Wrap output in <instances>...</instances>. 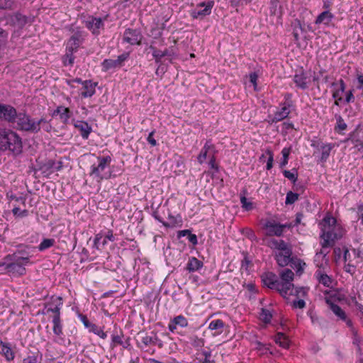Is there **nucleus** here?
I'll list each match as a JSON object with an SVG mask.
<instances>
[{
	"label": "nucleus",
	"instance_id": "f257e3e1",
	"mask_svg": "<svg viewBox=\"0 0 363 363\" xmlns=\"http://www.w3.org/2000/svg\"><path fill=\"white\" fill-rule=\"evenodd\" d=\"M279 276L280 280L274 273L267 272L262 276V280L268 288L277 291L282 297H286L291 289V281L294 280V274L291 269H285Z\"/></svg>",
	"mask_w": 363,
	"mask_h": 363
},
{
	"label": "nucleus",
	"instance_id": "f03ea898",
	"mask_svg": "<svg viewBox=\"0 0 363 363\" xmlns=\"http://www.w3.org/2000/svg\"><path fill=\"white\" fill-rule=\"evenodd\" d=\"M321 225L320 238L323 240L321 246L323 249L332 247L335 241L342 237L345 230L336 219L327 215L320 223Z\"/></svg>",
	"mask_w": 363,
	"mask_h": 363
},
{
	"label": "nucleus",
	"instance_id": "7ed1b4c3",
	"mask_svg": "<svg viewBox=\"0 0 363 363\" xmlns=\"http://www.w3.org/2000/svg\"><path fill=\"white\" fill-rule=\"evenodd\" d=\"M22 141L19 135L14 131L6 129H0V150H9L14 154H20L22 151Z\"/></svg>",
	"mask_w": 363,
	"mask_h": 363
},
{
	"label": "nucleus",
	"instance_id": "20e7f679",
	"mask_svg": "<svg viewBox=\"0 0 363 363\" xmlns=\"http://www.w3.org/2000/svg\"><path fill=\"white\" fill-rule=\"evenodd\" d=\"M327 252H320L315 256V263L318 268L315 272V277L319 284L326 287H331L333 279L326 274L328 268V259L326 257Z\"/></svg>",
	"mask_w": 363,
	"mask_h": 363
},
{
	"label": "nucleus",
	"instance_id": "39448f33",
	"mask_svg": "<svg viewBox=\"0 0 363 363\" xmlns=\"http://www.w3.org/2000/svg\"><path fill=\"white\" fill-rule=\"evenodd\" d=\"M15 122H16L18 129L33 133L38 132L40 130V125L42 123H47L45 118H40L39 121H35L25 113H18Z\"/></svg>",
	"mask_w": 363,
	"mask_h": 363
},
{
	"label": "nucleus",
	"instance_id": "423d86ee",
	"mask_svg": "<svg viewBox=\"0 0 363 363\" xmlns=\"http://www.w3.org/2000/svg\"><path fill=\"white\" fill-rule=\"evenodd\" d=\"M97 162V164L94 163L91 166L89 174L98 182H100L108 178L106 169L110 164L111 157L110 156L98 157Z\"/></svg>",
	"mask_w": 363,
	"mask_h": 363
},
{
	"label": "nucleus",
	"instance_id": "0eeeda50",
	"mask_svg": "<svg viewBox=\"0 0 363 363\" xmlns=\"http://www.w3.org/2000/svg\"><path fill=\"white\" fill-rule=\"evenodd\" d=\"M291 94H285V101L279 104V108L274 112V115L268 116L267 121L270 124L277 123L286 118L291 113L292 102L290 100Z\"/></svg>",
	"mask_w": 363,
	"mask_h": 363
},
{
	"label": "nucleus",
	"instance_id": "6e6552de",
	"mask_svg": "<svg viewBox=\"0 0 363 363\" xmlns=\"http://www.w3.org/2000/svg\"><path fill=\"white\" fill-rule=\"evenodd\" d=\"M34 21V17L32 16H26L20 12H16L9 16L7 23L15 30H21L26 25H30Z\"/></svg>",
	"mask_w": 363,
	"mask_h": 363
},
{
	"label": "nucleus",
	"instance_id": "1a4fd4ad",
	"mask_svg": "<svg viewBox=\"0 0 363 363\" xmlns=\"http://www.w3.org/2000/svg\"><path fill=\"white\" fill-rule=\"evenodd\" d=\"M213 6V1L201 2L194 9L190 11V16L194 19H203L211 13Z\"/></svg>",
	"mask_w": 363,
	"mask_h": 363
},
{
	"label": "nucleus",
	"instance_id": "9d476101",
	"mask_svg": "<svg viewBox=\"0 0 363 363\" xmlns=\"http://www.w3.org/2000/svg\"><path fill=\"white\" fill-rule=\"evenodd\" d=\"M129 57L128 52H124L118 56L117 59H105L101 62V70L106 72L110 70H115L123 66L125 60Z\"/></svg>",
	"mask_w": 363,
	"mask_h": 363
},
{
	"label": "nucleus",
	"instance_id": "9b49d317",
	"mask_svg": "<svg viewBox=\"0 0 363 363\" xmlns=\"http://www.w3.org/2000/svg\"><path fill=\"white\" fill-rule=\"evenodd\" d=\"M289 227V225L280 224L272 220H267L263 224V229L267 236L280 237L283 235L284 229Z\"/></svg>",
	"mask_w": 363,
	"mask_h": 363
},
{
	"label": "nucleus",
	"instance_id": "f8f14e48",
	"mask_svg": "<svg viewBox=\"0 0 363 363\" xmlns=\"http://www.w3.org/2000/svg\"><path fill=\"white\" fill-rule=\"evenodd\" d=\"M30 263V258L28 257H19L14 262L9 264L6 266V269L13 274L23 275L26 274L25 266Z\"/></svg>",
	"mask_w": 363,
	"mask_h": 363
},
{
	"label": "nucleus",
	"instance_id": "ddd939ff",
	"mask_svg": "<svg viewBox=\"0 0 363 363\" xmlns=\"http://www.w3.org/2000/svg\"><path fill=\"white\" fill-rule=\"evenodd\" d=\"M311 77L312 73L311 72H301L294 74L293 80L296 87L305 90L308 88L311 83Z\"/></svg>",
	"mask_w": 363,
	"mask_h": 363
},
{
	"label": "nucleus",
	"instance_id": "4468645a",
	"mask_svg": "<svg viewBox=\"0 0 363 363\" xmlns=\"http://www.w3.org/2000/svg\"><path fill=\"white\" fill-rule=\"evenodd\" d=\"M216 150L215 145L212 143L211 140H207L197 157L198 162L200 164H203L207 158L213 155H216Z\"/></svg>",
	"mask_w": 363,
	"mask_h": 363
},
{
	"label": "nucleus",
	"instance_id": "2eb2a0df",
	"mask_svg": "<svg viewBox=\"0 0 363 363\" xmlns=\"http://www.w3.org/2000/svg\"><path fill=\"white\" fill-rule=\"evenodd\" d=\"M118 345L122 346L124 349H128L130 346V337H125L122 330L111 335V347L114 348Z\"/></svg>",
	"mask_w": 363,
	"mask_h": 363
},
{
	"label": "nucleus",
	"instance_id": "dca6fc26",
	"mask_svg": "<svg viewBox=\"0 0 363 363\" xmlns=\"http://www.w3.org/2000/svg\"><path fill=\"white\" fill-rule=\"evenodd\" d=\"M86 27L92 33L98 35L101 30L104 29V21L101 18L89 17L85 21Z\"/></svg>",
	"mask_w": 363,
	"mask_h": 363
},
{
	"label": "nucleus",
	"instance_id": "f3484780",
	"mask_svg": "<svg viewBox=\"0 0 363 363\" xmlns=\"http://www.w3.org/2000/svg\"><path fill=\"white\" fill-rule=\"evenodd\" d=\"M142 35L137 30L128 28L123 33V41L130 45H140Z\"/></svg>",
	"mask_w": 363,
	"mask_h": 363
},
{
	"label": "nucleus",
	"instance_id": "a211bd4d",
	"mask_svg": "<svg viewBox=\"0 0 363 363\" xmlns=\"http://www.w3.org/2000/svg\"><path fill=\"white\" fill-rule=\"evenodd\" d=\"M73 125L80 132V135L83 139L86 140L89 138V136L92 131V128L87 122L79 120H73Z\"/></svg>",
	"mask_w": 363,
	"mask_h": 363
},
{
	"label": "nucleus",
	"instance_id": "6ab92c4d",
	"mask_svg": "<svg viewBox=\"0 0 363 363\" xmlns=\"http://www.w3.org/2000/svg\"><path fill=\"white\" fill-rule=\"evenodd\" d=\"M333 86L335 88V90L333 93V97L335 99V105L338 106L340 102H342L343 100V94L345 91V84L342 79H340L339 83H333Z\"/></svg>",
	"mask_w": 363,
	"mask_h": 363
},
{
	"label": "nucleus",
	"instance_id": "aec40b11",
	"mask_svg": "<svg viewBox=\"0 0 363 363\" xmlns=\"http://www.w3.org/2000/svg\"><path fill=\"white\" fill-rule=\"evenodd\" d=\"M177 326L181 328L187 327L188 320L182 315H177L169 321L168 329L171 333H174Z\"/></svg>",
	"mask_w": 363,
	"mask_h": 363
},
{
	"label": "nucleus",
	"instance_id": "412c9836",
	"mask_svg": "<svg viewBox=\"0 0 363 363\" xmlns=\"http://www.w3.org/2000/svg\"><path fill=\"white\" fill-rule=\"evenodd\" d=\"M52 116H59L61 122L64 124H67L72 116V113L69 108L60 106L54 111Z\"/></svg>",
	"mask_w": 363,
	"mask_h": 363
},
{
	"label": "nucleus",
	"instance_id": "4be33fe9",
	"mask_svg": "<svg viewBox=\"0 0 363 363\" xmlns=\"http://www.w3.org/2000/svg\"><path fill=\"white\" fill-rule=\"evenodd\" d=\"M17 112L16 108L10 105H4L2 110V117L4 120L9 123H13L16 121L17 117Z\"/></svg>",
	"mask_w": 363,
	"mask_h": 363
},
{
	"label": "nucleus",
	"instance_id": "5701e85b",
	"mask_svg": "<svg viewBox=\"0 0 363 363\" xmlns=\"http://www.w3.org/2000/svg\"><path fill=\"white\" fill-rule=\"evenodd\" d=\"M291 255V250L289 247L286 250L277 252L276 253V260L278 264L281 267L286 266L289 261Z\"/></svg>",
	"mask_w": 363,
	"mask_h": 363
},
{
	"label": "nucleus",
	"instance_id": "b1692460",
	"mask_svg": "<svg viewBox=\"0 0 363 363\" xmlns=\"http://www.w3.org/2000/svg\"><path fill=\"white\" fill-rule=\"evenodd\" d=\"M325 302L333 313L340 320H345V312L337 304H335L330 298H325Z\"/></svg>",
	"mask_w": 363,
	"mask_h": 363
},
{
	"label": "nucleus",
	"instance_id": "393cba45",
	"mask_svg": "<svg viewBox=\"0 0 363 363\" xmlns=\"http://www.w3.org/2000/svg\"><path fill=\"white\" fill-rule=\"evenodd\" d=\"M291 289H290L289 293L287 296L284 297L285 299H289L291 296H296L298 298H304L308 291V289L306 287H294V284L291 281Z\"/></svg>",
	"mask_w": 363,
	"mask_h": 363
},
{
	"label": "nucleus",
	"instance_id": "a878e982",
	"mask_svg": "<svg viewBox=\"0 0 363 363\" xmlns=\"http://www.w3.org/2000/svg\"><path fill=\"white\" fill-rule=\"evenodd\" d=\"M96 83H93L90 80H85L83 82L81 95L83 98H88L92 96L96 92Z\"/></svg>",
	"mask_w": 363,
	"mask_h": 363
},
{
	"label": "nucleus",
	"instance_id": "bb28decb",
	"mask_svg": "<svg viewBox=\"0 0 363 363\" xmlns=\"http://www.w3.org/2000/svg\"><path fill=\"white\" fill-rule=\"evenodd\" d=\"M267 245L273 250H277L278 252L286 250L289 248L288 245L283 240H277L270 238L267 240Z\"/></svg>",
	"mask_w": 363,
	"mask_h": 363
},
{
	"label": "nucleus",
	"instance_id": "cd10ccee",
	"mask_svg": "<svg viewBox=\"0 0 363 363\" xmlns=\"http://www.w3.org/2000/svg\"><path fill=\"white\" fill-rule=\"evenodd\" d=\"M82 43V40L79 34H74L70 37L67 43L66 49L76 52Z\"/></svg>",
	"mask_w": 363,
	"mask_h": 363
},
{
	"label": "nucleus",
	"instance_id": "c85d7f7f",
	"mask_svg": "<svg viewBox=\"0 0 363 363\" xmlns=\"http://www.w3.org/2000/svg\"><path fill=\"white\" fill-rule=\"evenodd\" d=\"M334 16L329 11H325L320 13L315 21V24H324L328 26Z\"/></svg>",
	"mask_w": 363,
	"mask_h": 363
},
{
	"label": "nucleus",
	"instance_id": "c756f323",
	"mask_svg": "<svg viewBox=\"0 0 363 363\" xmlns=\"http://www.w3.org/2000/svg\"><path fill=\"white\" fill-rule=\"evenodd\" d=\"M53 302L55 303L54 307L48 308L47 312L54 313L53 317H60V310L62 306L63 302L61 297H52Z\"/></svg>",
	"mask_w": 363,
	"mask_h": 363
},
{
	"label": "nucleus",
	"instance_id": "7c9ffc66",
	"mask_svg": "<svg viewBox=\"0 0 363 363\" xmlns=\"http://www.w3.org/2000/svg\"><path fill=\"white\" fill-rule=\"evenodd\" d=\"M52 331L57 336L61 337L63 335V324L60 317H52Z\"/></svg>",
	"mask_w": 363,
	"mask_h": 363
},
{
	"label": "nucleus",
	"instance_id": "2f4dec72",
	"mask_svg": "<svg viewBox=\"0 0 363 363\" xmlns=\"http://www.w3.org/2000/svg\"><path fill=\"white\" fill-rule=\"evenodd\" d=\"M203 265V264L201 261L194 257H191L188 261L186 269L189 272H194L202 268Z\"/></svg>",
	"mask_w": 363,
	"mask_h": 363
},
{
	"label": "nucleus",
	"instance_id": "473e14b6",
	"mask_svg": "<svg viewBox=\"0 0 363 363\" xmlns=\"http://www.w3.org/2000/svg\"><path fill=\"white\" fill-rule=\"evenodd\" d=\"M0 346L1 348V354L5 357L7 361H11L14 359L15 355L11 350L9 343L0 341Z\"/></svg>",
	"mask_w": 363,
	"mask_h": 363
},
{
	"label": "nucleus",
	"instance_id": "72a5a7b5",
	"mask_svg": "<svg viewBox=\"0 0 363 363\" xmlns=\"http://www.w3.org/2000/svg\"><path fill=\"white\" fill-rule=\"evenodd\" d=\"M291 27L293 29V36L295 42L300 40V33L303 30L302 24L298 19H295L291 22Z\"/></svg>",
	"mask_w": 363,
	"mask_h": 363
},
{
	"label": "nucleus",
	"instance_id": "f704fd0d",
	"mask_svg": "<svg viewBox=\"0 0 363 363\" xmlns=\"http://www.w3.org/2000/svg\"><path fill=\"white\" fill-rule=\"evenodd\" d=\"M334 147H335V144H333V143L323 144L320 146V151H321L320 161L321 162H324L328 159L330 152Z\"/></svg>",
	"mask_w": 363,
	"mask_h": 363
},
{
	"label": "nucleus",
	"instance_id": "c9c22d12",
	"mask_svg": "<svg viewBox=\"0 0 363 363\" xmlns=\"http://www.w3.org/2000/svg\"><path fill=\"white\" fill-rule=\"evenodd\" d=\"M275 342L280 347L287 349L289 347L290 341L288 337L283 333H279L275 336Z\"/></svg>",
	"mask_w": 363,
	"mask_h": 363
},
{
	"label": "nucleus",
	"instance_id": "e433bc0d",
	"mask_svg": "<svg viewBox=\"0 0 363 363\" xmlns=\"http://www.w3.org/2000/svg\"><path fill=\"white\" fill-rule=\"evenodd\" d=\"M150 50L152 51V56L155 59V61L157 64H160L161 62L162 59L164 57V52L157 49L154 45H150L149 47Z\"/></svg>",
	"mask_w": 363,
	"mask_h": 363
},
{
	"label": "nucleus",
	"instance_id": "4c0bfd02",
	"mask_svg": "<svg viewBox=\"0 0 363 363\" xmlns=\"http://www.w3.org/2000/svg\"><path fill=\"white\" fill-rule=\"evenodd\" d=\"M55 243V240L53 238H45L42 240V242L38 245V250L42 252L44 251L51 247H52Z\"/></svg>",
	"mask_w": 363,
	"mask_h": 363
},
{
	"label": "nucleus",
	"instance_id": "58836bf2",
	"mask_svg": "<svg viewBox=\"0 0 363 363\" xmlns=\"http://www.w3.org/2000/svg\"><path fill=\"white\" fill-rule=\"evenodd\" d=\"M223 327L224 323L220 319L213 320L208 325V329H210L211 330H220V331L219 332V333L222 332V329L223 328Z\"/></svg>",
	"mask_w": 363,
	"mask_h": 363
},
{
	"label": "nucleus",
	"instance_id": "ea45409f",
	"mask_svg": "<svg viewBox=\"0 0 363 363\" xmlns=\"http://www.w3.org/2000/svg\"><path fill=\"white\" fill-rule=\"evenodd\" d=\"M74 52L67 50L66 49V53L63 56L62 62L65 66L72 65L74 61Z\"/></svg>",
	"mask_w": 363,
	"mask_h": 363
},
{
	"label": "nucleus",
	"instance_id": "a19ab883",
	"mask_svg": "<svg viewBox=\"0 0 363 363\" xmlns=\"http://www.w3.org/2000/svg\"><path fill=\"white\" fill-rule=\"evenodd\" d=\"M284 176L295 184L298 179V172L296 169L291 170H284Z\"/></svg>",
	"mask_w": 363,
	"mask_h": 363
},
{
	"label": "nucleus",
	"instance_id": "79ce46f5",
	"mask_svg": "<svg viewBox=\"0 0 363 363\" xmlns=\"http://www.w3.org/2000/svg\"><path fill=\"white\" fill-rule=\"evenodd\" d=\"M291 152L290 147H284L281 150V155H282V160L281 161L279 166L281 168L284 167L287 164L289 161V157Z\"/></svg>",
	"mask_w": 363,
	"mask_h": 363
},
{
	"label": "nucleus",
	"instance_id": "37998d69",
	"mask_svg": "<svg viewBox=\"0 0 363 363\" xmlns=\"http://www.w3.org/2000/svg\"><path fill=\"white\" fill-rule=\"evenodd\" d=\"M158 340L156 335L152 337L147 335H145L141 338V342L144 346L147 347L150 345H156L157 340Z\"/></svg>",
	"mask_w": 363,
	"mask_h": 363
},
{
	"label": "nucleus",
	"instance_id": "c03bdc74",
	"mask_svg": "<svg viewBox=\"0 0 363 363\" xmlns=\"http://www.w3.org/2000/svg\"><path fill=\"white\" fill-rule=\"evenodd\" d=\"M164 56L168 57L169 61L172 62V60L177 57V52L174 47H170L163 50Z\"/></svg>",
	"mask_w": 363,
	"mask_h": 363
},
{
	"label": "nucleus",
	"instance_id": "a18cd8bd",
	"mask_svg": "<svg viewBox=\"0 0 363 363\" xmlns=\"http://www.w3.org/2000/svg\"><path fill=\"white\" fill-rule=\"evenodd\" d=\"M259 318L264 323H267L271 321L272 315L269 310L265 309V308H262L261 313L259 314Z\"/></svg>",
	"mask_w": 363,
	"mask_h": 363
},
{
	"label": "nucleus",
	"instance_id": "49530a36",
	"mask_svg": "<svg viewBox=\"0 0 363 363\" xmlns=\"http://www.w3.org/2000/svg\"><path fill=\"white\" fill-rule=\"evenodd\" d=\"M298 199V194L292 191H289L286 196V204H293Z\"/></svg>",
	"mask_w": 363,
	"mask_h": 363
},
{
	"label": "nucleus",
	"instance_id": "de8ad7c7",
	"mask_svg": "<svg viewBox=\"0 0 363 363\" xmlns=\"http://www.w3.org/2000/svg\"><path fill=\"white\" fill-rule=\"evenodd\" d=\"M12 213L13 216L21 218L26 217L28 215V211L26 209L21 210L16 205H14Z\"/></svg>",
	"mask_w": 363,
	"mask_h": 363
},
{
	"label": "nucleus",
	"instance_id": "09e8293b",
	"mask_svg": "<svg viewBox=\"0 0 363 363\" xmlns=\"http://www.w3.org/2000/svg\"><path fill=\"white\" fill-rule=\"evenodd\" d=\"M7 33L5 30H4L1 28H0V51L6 47L7 43Z\"/></svg>",
	"mask_w": 363,
	"mask_h": 363
},
{
	"label": "nucleus",
	"instance_id": "8fccbe9b",
	"mask_svg": "<svg viewBox=\"0 0 363 363\" xmlns=\"http://www.w3.org/2000/svg\"><path fill=\"white\" fill-rule=\"evenodd\" d=\"M9 199L11 201H14L16 203V206L18 204H21L23 206H26V198L23 196H18L16 195L11 194V196H9Z\"/></svg>",
	"mask_w": 363,
	"mask_h": 363
},
{
	"label": "nucleus",
	"instance_id": "3c124183",
	"mask_svg": "<svg viewBox=\"0 0 363 363\" xmlns=\"http://www.w3.org/2000/svg\"><path fill=\"white\" fill-rule=\"evenodd\" d=\"M115 240V237L113 235V231L111 230H109L104 238L103 237V240L101 242V246L104 247L105 245H107L108 241L113 242Z\"/></svg>",
	"mask_w": 363,
	"mask_h": 363
},
{
	"label": "nucleus",
	"instance_id": "603ef678",
	"mask_svg": "<svg viewBox=\"0 0 363 363\" xmlns=\"http://www.w3.org/2000/svg\"><path fill=\"white\" fill-rule=\"evenodd\" d=\"M154 218L157 220L159 222L162 223V225L167 228H170V227H174L175 223H176V219L174 218V216H169V218L170 220H174L173 221H172L170 223H167V222H164L163 221L160 217L159 216H157V214H154L153 215Z\"/></svg>",
	"mask_w": 363,
	"mask_h": 363
},
{
	"label": "nucleus",
	"instance_id": "864d4df0",
	"mask_svg": "<svg viewBox=\"0 0 363 363\" xmlns=\"http://www.w3.org/2000/svg\"><path fill=\"white\" fill-rule=\"evenodd\" d=\"M257 79H258V74L257 72H251L249 74V80L250 82L252 84L254 90L257 91Z\"/></svg>",
	"mask_w": 363,
	"mask_h": 363
},
{
	"label": "nucleus",
	"instance_id": "5fc2aeb1",
	"mask_svg": "<svg viewBox=\"0 0 363 363\" xmlns=\"http://www.w3.org/2000/svg\"><path fill=\"white\" fill-rule=\"evenodd\" d=\"M240 203L242 207L246 211H250L252 208V203L249 201L245 196H240Z\"/></svg>",
	"mask_w": 363,
	"mask_h": 363
},
{
	"label": "nucleus",
	"instance_id": "6e6d98bb",
	"mask_svg": "<svg viewBox=\"0 0 363 363\" xmlns=\"http://www.w3.org/2000/svg\"><path fill=\"white\" fill-rule=\"evenodd\" d=\"M102 240H103L102 233H97L94 237V247L96 249L99 250L101 248V247H102V246H101Z\"/></svg>",
	"mask_w": 363,
	"mask_h": 363
},
{
	"label": "nucleus",
	"instance_id": "4d7b16f0",
	"mask_svg": "<svg viewBox=\"0 0 363 363\" xmlns=\"http://www.w3.org/2000/svg\"><path fill=\"white\" fill-rule=\"evenodd\" d=\"M266 153L267 155L269 156L268 157V160H267V165H266V168L267 170H269L272 168L273 167V162H274V154L273 152L269 150H267L266 151Z\"/></svg>",
	"mask_w": 363,
	"mask_h": 363
},
{
	"label": "nucleus",
	"instance_id": "13d9d810",
	"mask_svg": "<svg viewBox=\"0 0 363 363\" xmlns=\"http://www.w3.org/2000/svg\"><path fill=\"white\" fill-rule=\"evenodd\" d=\"M347 128V124L345 123L344 120L340 116L337 121V125L335 127V130L337 131H342Z\"/></svg>",
	"mask_w": 363,
	"mask_h": 363
},
{
	"label": "nucleus",
	"instance_id": "bf43d9fd",
	"mask_svg": "<svg viewBox=\"0 0 363 363\" xmlns=\"http://www.w3.org/2000/svg\"><path fill=\"white\" fill-rule=\"evenodd\" d=\"M279 1L278 0H270L269 11L272 15H276L278 9Z\"/></svg>",
	"mask_w": 363,
	"mask_h": 363
},
{
	"label": "nucleus",
	"instance_id": "052dcab7",
	"mask_svg": "<svg viewBox=\"0 0 363 363\" xmlns=\"http://www.w3.org/2000/svg\"><path fill=\"white\" fill-rule=\"evenodd\" d=\"M13 4V0H0V9H10Z\"/></svg>",
	"mask_w": 363,
	"mask_h": 363
},
{
	"label": "nucleus",
	"instance_id": "680f3d73",
	"mask_svg": "<svg viewBox=\"0 0 363 363\" xmlns=\"http://www.w3.org/2000/svg\"><path fill=\"white\" fill-rule=\"evenodd\" d=\"M256 350L260 352L261 354H267L269 350L268 347L265 345H263L259 342L257 343Z\"/></svg>",
	"mask_w": 363,
	"mask_h": 363
},
{
	"label": "nucleus",
	"instance_id": "e2e57ef3",
	"mask_svg": "<svg viewBox=\"0 0 363 363\" xmlns=\"http://www.w3.org/2000/svg\"><path fill=\"white\" fill-rule=\"evenodd\" d=\"M23 363H38L37 355H30L23 359Z\"/></svg>",
	"mask_w": 363,
	"mask_h": 363
},
{
	"label": "nucleus",
	"instance_id": "0e129e2a",
	"mask_svg": "<svg viewBox=\"0 0 363 363\" xmlns=\"http://www.w3.org/2000/svg\"><path fill=\"white\" fill-rule=\"evenodd\" d=\"M293 307L296 308H303L306 306V303L303 299H298L293 301Z\"/></svg>",
	"mask_w": 363,
	"mask_h": 363
},
{
	"label": "nucleus",
	"instance_id": "69168bd1",
	"mask_svg": "<svg viewBox=\"0 0 363 363\" xmlns=\"http://www.w3.org/2000/svg\"><path fill=\"white\" fill-rule=\"evenodd\" d=\"M208 165L211 169H218V166L216 162V155H213L212 156L208 157Z\"/></svg>",
	"mask_w": 363,
	"mask_h": 363
},
{
	"label": "nucleus",
	"instance_id": "338daca9",
	"mask_svg": "<svg viewBox=\"0 0 363 363\" xmlns=\"http://www.w3.org/2000/svg\"><path fill=\"white\" fill-rule=\"evenodd\" d=\"M153 135H154V131H152L149 135H148V137L147 138V142L152 145V146H155L157 145V141L156 140L153 138Z\"/></svg>",
	"mask_w": 363,
	"mask_h": 363
},
{
	"label": "nucleus",
	"instance_id": "774afa93",
	"mask_svg": "<svg viewBox=\"0 0 363 363\" xmlns=\"http://www.w3.org/2000/svg\"><path fill=\"white\" fill-rule=\"evenodd\" d=\"M85 328L86 329H88L90 333H93L94 334H95V333L96 332V330L99 328V327L96 325H95V324H94V323H92L91 322Z\"/></svg>",
	"mask_w": 363,
	"mask_h": 363
}]
</instances>
